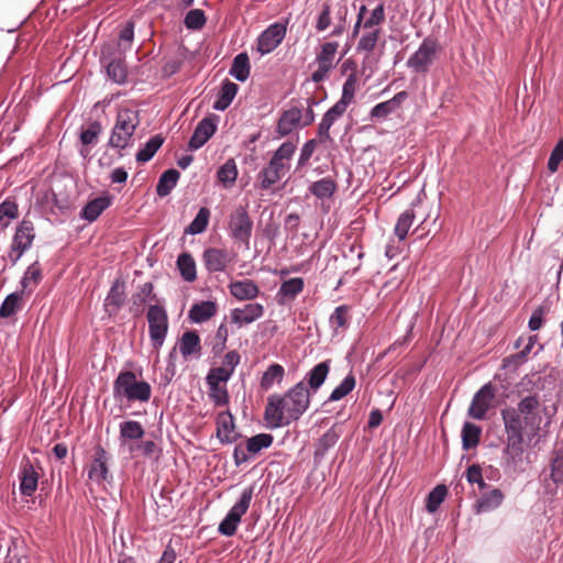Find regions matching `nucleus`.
<instances>
[{"label":"nucleus","mask_w":563,"mask_h":563,"mask_svg":"<svg viewBox=\"0 0 563 563\" xmlns=\"http://www.w3.org/2000/svg\"><path fill=\"white\" fill-rule=\"evenodd\" d=\"M533 376L534 374H527L518 384L523 391L530 394L521 397L516 407L507 406L500 410L505 431L500 466L506 473H525L532 463L531 453L528 450L532 442L534 446L540 441L541 402L539 395L532 393L538 387Z\"/></svg>","instance_id":"1"},{"label":"nucleus","mask_w":563,"mask_h":563,"mask_svg":"<svg viewBox=\"0 0 563 563\" xmlns=\"http://www.w3.org/2000/svg\"><path fill=\"white\" fill-rule=\"evenodd\" d=\"M312 394L307 390L306 382H298L284 395L272 394L267 398L264 419L269 429L287 427L298 421L310 407Z\"/></svg>","instance_id":"2"},{"label":"nucleus","mask_w":563,"mask_h":563,"mask_svg":"<svg viewBox=\"0 0 563 563\" xmlns=\"http://www.w3.org/2000/svg\"><path fill=\"white\" fill-rule=\"evenodd\" d=\"M140 125V113L131 108H120L112 126L108 146L115 150L121 158L134 145V133Z\"/></svg>","instance_id":"3"},{"label":"nucleus","mask_w":563,"mask_h":563,"mask_svg":"<svg viewBox=\"0 0 563 563\" xmlns=\"http://www.w3.org/2000/svg\"><path fill=\"white\" fill-rule=\"evenodd\" d=\"M152 388L145 380H137L132 371L119 373L113 382V396L115 399L125 398L129 401L147 402L151 398Z\"/></svg>","instance_id":"4"},{"label":"nucleus","mask_w":563,"mask_h":563,"mask_svg":"<svg viewBox=\"0 0 563 563\" xmlns=\"http://www.w3.org/2000/svg\"><path fill=\"white\" fill-rule=\"evenodd\" d=\"M254 494L253 486L246 487L241 493L238 501L231 507L225 517L221 520L218 527V532L224 537H232L235 534L239 523L243 515L250 508Z\"/></svg>","instance_id":"5"},{"label":"nucleus","mask_w":563,"mask_h":563,"mask_svg":"<svg viewBox=\"0 0 563 563\" xmlns=\"http://www.w3.org/2000/svg\"><path fill=\"white\" fill-rule=\"evenodd\" d=\"M35 239L34 224L29 219H23L15 228L10 249L8 251V258L11 265H15L23 254L31 249Z\"/></svg>","instance_id":"6"},{"label":"nucleus","mask_w":563,"mask_h":563,"mask_svg":"<svg viewBox=\"0 0 563 563\" xmlns=\"http://www.w3.org/2000/svg\"><path fill=\"white\" fill-rule=\"evenodd\" d=\"M228 228L230 238L249 250L253 232V221L246 207L239 206L235 208L229 217Z\"/></svg>","instance_id":"7"},{"label":"nucleus","mask_w":563,"mask_h":563,"mask_svg":"<svg viewBox=\"0 0 563 563\" xmlns=\"http://www.w3.org/2000/svg\"><path fill=\"white\" fill-rule=\"evenodd\" d=\"M146 319L151 342L155 349H159L163 346L168 332L167 311L162 305H150Z\"/></svg>","instance_id":"8"},{"label":"nucleus","mask_w":563,"mask_h":563,"mask_svg":"<svg viewBox=\"0 0 563 563\" xmlns=\"http://www.w3.org/2000/svg\"><path fill=\"white\" fill-rule=\"evenodd\" d=\"M438 52V43L434 38L426 37L418 49L407 59V67L417 74L428 73Z\"/></svg>","instance_id":"9"},{"label":"nucleus","mask_w":563,"mask_h":563,"mask_svg":"<svg viewBox=\"0 0 563 563\" xmlns=\"http://www.w3.org/2000/svg\"><path fill=\"white\" fill-rule=\"evenodd\" d=\"M287 23L274 22L261 32L256 40V51L262 56L271 54L280 45L287 33Z\"/></svg>","instance_id":"10"},{"label":"nucleus","mask_w":563,"mask_h":563,"mask_svg":"<svg viewBox=\"0 0 563 563\" xmlns=\"http://www.w3.org/2000/svg\"><path fill=\"white\" fill-rule=\"evenodd\" d=\"M100 63L106 68L107 77L114 84L126 82L128 70L124 63V54L111 52L110 48H102Z\"/></svg>","instance_id":"11"},{"label":"nucleus","mask_w":563,"mask_h":563,"mask_svg":"<svg viewBox=\"0 0 563 563\" xmlns=\"http://www.w3.org/2000/svg\"><path fill=\"white\" fill-rule=\"evenodd\" d=\"M303 102L301 99H292L287 110L283 111L277 126L276 133L279 137L289 135L297 128H302Z\"/></svg>","instance_id":"12"},{"label":"nucleus","mask_w":563,"mask_h":563,"mask_svg":"<svg viewBox=\"0 0 563 563\" xmlns=\"http://www.w3.org/2000/svg\"><path fill=\"white\" fill-rule=\"evenodd\" d=\"M496 396V388L489 382L484 384L473 396L468 416L476 420H484Z\"/></svg>","instance_id":"13"},{"label":"nucleus","mask_w":563,"mask_h":563,"mask_svg":"<svg viewBox=\"0 0 563 563\" xmlns=\"http://www.w3.org/2000/svg\"><path fill=\"white\" fill-rule=\"evenodd\" d=\"M219 117L216 114L203 118L195 128L188 142L189 151H197L202 147L216 133Z\"/></svg>","instance_id":"14"},{"label":"nucleus","mask_w":563,"mask_h":563,"mask_svg":"<svg viewBox=\"0 0 563 563\" xmlns=\"http://www.w3.org/2000/svg\"><path fill=\"white\" fill-rule=\"evenodd\" d=\"M216 424L217 438L222 444H231L242 438V434L235 431L234 417L229 410L218 413Z\"/></svg>","instance_id":"15"},{"label":"nucleus","mask_w":563,"mask_h":563,"mask_svg":"<svg viewBox=\"0 0 563 563\" xmlns=\"http://www.w3.org/2000/svg\"><path fill=\"white\" fill-rule=\"evenodd\" d=\"M109 455L101 446L95 448L93 460L88 470V478L97 484L107 482L110 477L108 467Z\"/></svg>","instance_id":"16"},{"label":"nucleus","mask_w":563,"mask_h":563,"mask_svg":"<svg viewBox=\"0 0 563 563\" xmlns=\"http://www.w3.org/2000/svg\"><path fill=\"white\" fill-rule=\"evenodd\" d=\"M409 95L407 91L402 90L397 92L389 100L379 102L375 104L368 114L371 121H380L385 120L388 115L395 113L401 108L404 101L408 99Z\"/></svg>","instance_id":"17"},{"label":"nucleus","mask_w":563,"mask_h":563,"mask_svg":"<svg viewBox=\"0 0 563 563\" xmlns=\"http://www.w3.org/2000/svg\"><path fill=\"white\" fill-rule=\"evenodd\" d=\"M342 435V430L339 423L333 424L314 443L313 461L320 464L329 450H331Z\"/></svg>","instance_id":"18"},{"label":"nucleus","mask_w":563,"mask_h":563,"mask_svg":"<svg viewBox=\"0 0 563 563\" xmlns=\"http://www.w3.org/2000/svg\"><path fill=\"white\" fill-rule=\"evenodd\" d=\"M505 499L501 489L497 487H489L481 493V496L474 504V511L476 514H487L499 508Z\"/></svg>","instance_id":"19"},{"label":"nucleus","mask_w":563,"mask_h":563,"mask_svg":"<svg viewBox=\"0 0 563 563\" xmlns=\"http://www.w3.org/2000/svg\"><path fill=\"white\" fill-rule=\"evenodd\" d=\"M126 300L125 282L118 277L113 280L104 299V307L109 314H117Z\"/></svg>","instance_id":"20"},{"label":"nucleus","mask_w":563,"mask_h":563,"mask_svg":"<svg viewBox=\"0 0 563 563\" xmlns=\"http://www.w3.org/2000/svg\"><path fill=\"white\" fill-rule=\"evenodd\" d=\"M347 107L336 101L322 117L318 124V137L321 143L330 141V129L346 111Z\"/></svg>","instance_id":"21"},{"label":"nucleus","mask_w":563,"mask_h":563,"mask_svg":"<svg viewBox=\"0 0 563 563\" xmlns=\"http://www.w3.org/2000/svg\"><path fill=\"white\" fill-rule=\"evenodd\" d=\"M264 314V307L258 302L246 303L243 308H234L230 312L231 321L239 327L253 323Z\"/></svg>","instance_id":"22"},{"label":"nucleus","mask_w":563,"mask_h":563,"mask_svg":"<svg viewBox=\"0 0 563 563\" xmlns=\"http://www.w3.org/2000/svg\"><path fill=\"white\" fill-rule=\"evenodd\" d=\"M145 429L141 422L135 420H124L119 424V442L120 446L136 444L143 439Z\"/></svg>","instance_id":"23"},{"label":"nucleus","mask_w":563,"mask_h":563,"mask_svg":"<svg viewBox=\"0 0 563 563\" xmlns=\"http://www.w3.org/2000/svg\"><path fill=\"white\" fill-rule=\"evenodd\" d=\"M329 373L330 360H325L309 369L301 382H306L307 390L314 395L324 384Z\"/></svg>","instance_id":"24"},{"label":"nucleus","mask_w":563,"mask_h":563,"mask_svg":"<svg viewBox=\"0 0 563 563\" xmlns=\"http://www.w3.org/2000/svg\"><path fill=\"white\" fill-rule=\"evenodd\" d=\"M202 262L209 273L224 272L231 262L225 250L209 247L203 251Z\"/></svg>","instance_id":"25"},{"label":"nucleus","mask_w":563,"mask_h":563,"mask_svg":"<svg viewBox=\"0 0 563 563\" xmlns=\"http://www.w3.org/2000/svg\"><path fill=\"white\" fill-rule=\"evenodd\" d=\"M21 495L31 497L38 485V474L30 461H26L20 468L19 473Z\"/></svg>","instance_id":"26"},{"label":"nucleus","mask_w":563,"mask_h":563,"mask_svg":"<svg viewBox=\"0 0 563 563\" xmlns=\"http://www.w3.org/2000/svg\"><path fill=\"white\" fill-rule=\"evenodd\" d=\"M112 197L102 195L88 201L80 210V218L91 223L96 221L100 214L111 206Z\"/></svg>","instance_id":"27"},{"label":"nucleus","mask_w":563,"mask_h":563,"mask_svg":"<svg viewBox=\"0 0 563 563\" xmlns=\"http://www.w3.org/2000/svg\"><path fill=\"white\" fill-rule=\"evenodd\" d=\"M147 300H157L156 294H154V285L151 282L139 286L137 291L131 296L130 312L134 317H140Z\"/></svg>","instance_id":"28"},{"label":"nucleus","mask_w":563,"mask_h":563,"mask_svg":"<svg viewBox=\"0 0 563 563\" xmlns=\"http://www.w3.org/2000/svg\"><path fill=\"white\" fill-rule=\"evenodd\" d=\"M179 352L185 360L191 356L200 357L201 341L200 336L195 330H187L179 339Z\"/></svg>","instance_id":"29"},{"label":"nucleus","mask_w":563,"mask_h":563,"mask_svg":"<svg viewBox=\"0 0 563 563\" xmlns=\"http://www.w3.org/2000/svg\"><path fill=\"white\" fill-rule=\"evenodd\" d=\"M305 287V280L301 277H294L284 280L276 294L278 303H286L287 301L294 300Z\"/></svg>","instance_id":"30"},{"label":"nucleus","mask_w":563,"mask_h":563,"mask_svg":"<svg viewBox=\"0 0 563 563\" xmlns=\"http://www.w3.org/2000/svg\"><path fill=\"white\" fill-rule=\"evenodd\" d=\"M101 133L102 124L98 120L91 121L87 126L82 125L80 128L79 140L84 146L79 150L81 156L86 157V155L89 153V150L86 148V146L96 145Z\"/></svg>","instance_id":"31"},{"label":"nucleus","mask_w":563,"mask_h":563,"mask_svg":"<svg viewBox=\"0 0 563 563\" xmlns=\"http://www.w3.org/2000/svg\"><path fill=\"white\" fill-rule=\"evenodd\" d=\"M230 294L238 300H252L260 294V288L252 279L232 282L229 285Z\"/></svg>","instance_id":"32"},{"label":"nucleus","mask_w":563,"mask_h":563,"mask_svg":"<svg viewBox=\"0 0 563 563\" xmlns=\"http://www.w3.org/2000/svg\"><path fill=\"white\" fill-rule=\"evenodd\" d=\"M238 91L239 86L236 84L230 81L229 79H224L221 82L220 91L217 96L216 101L213 102L212 108L216 111L227 110L234 100Z\"/></svg>","instance_id":"33"},{"label":"nucleus","mask_w":563,"mask_h":563,"mask_svg":"<svg viewBox=\"0 0 563 563\" xmlns=\"http://www.w3.org/2000/svg\"><path fill=\"white\" fill-rule=\"evenodd\" d=\"M217 313V303L211 300L194 303L188 312V318L192 323H202L211 319Z\"/></svg>","instance_id":"34"},{"label":"nucleus","mask_w":563,"mask_h":563,"mask_svg":"<svg viewBox=\"0 0 563 563\" xmlns=\"http://www.w3.org/2000/svg\"><path fill=\"white\" fill-rule=\"evenodd\" d=\"M285 368L278 363H272L263 373L260 386L263 390H269L275 384L279 385L285 378Z\"/></svg>","instance_id":"35"},{"label":"nucleus","mask_w":563,"mask_h":563,"mask_svg":"<svg viewBox=\"0 0 563 563\" xmlns=\"http://www.w3.org/2000/svg\"><path fill=\"white\" fill-rule=\"evenodd\" d=\"M251 65L246 52L239 53L232 62L229 74L240 82H244L250 77Z\"/></svg>","instance_id":"36"},{"label":"nucleus","mask_w":563,"mask_h":563,"mask_svg":"<svg viewBox=\"0 0 563 563\" xmlns=\"http://www.w3.org/2000/svg\"><path fill=\"white\" fill-rule=\"evenodd\" d=\"M180 173L175 168H169L165 170L158 178L156 185V194L158 197L163 198L168 196L173 189L177 186L179 180Z\"/></svg>","instance_id":"37"},{"label":"nucleus","mask_w":563,"mask_h":563,"mask_svg":"<svg viewBox=\"0 0 563 563\" xmlns=\"http://www.w3.org/2000/svg\"><path fill=\"white\" fill-rule=\"evenodd\" d=\"M296 151V144L287 141L284 142L273 154L269 159L272 167H277L282 170L288 168L286 162L290 161Z\"/></svg>","instance_id":"38"},{"label":"nucleus","mask_w":563,"mask_h":563,"mask_svg":"<svg viewBox=\"0 0 563 563\" xmlns=\"http://www.w3.org/2000/svg\"><path fill=\"white\" fill-rule=\"evenodd\" d=\"M482 434V428L473 422H464L462 427L461 438L462 448L467 451L476 448L479 443Z\"/></svg>","instance_id":"39"},{"label":"nucleus","mask_w":563,"mask_h":563,"mask_svg":"<svg viewBox=\"0 0 563 563\" xmlns=\"http://www.w3.org/2000/svg\"><path fill=\"white\" fill-rule=\"evenodd\" d=\"M165 139L161 134L150 137L144 146L140 148L135 155L137 163H146L153 158L156 152L164 144Z\"/></svg>","instance_id":"40"},{"label":"nucleus","mask_w":563,"mask_h":563,"mask_svg":"<svg viewBox=\"0 0 563 563\" xmlns=\"http://www.w3.org/2000/svg\"><path fill=\"white\" fill-rule=\"evenodd\" d=\"M177 268L186 282H194L197 278L196 263L191 254L185 252L177 257Z\"/></svg>","instance_id":"41"},{"label":"nucleus","mask_w":563,"mask_h":563,"mask_svg":"<svg viewBox=\"0 0 563 563\" xmlns=\"http://www.w3.org/2000/svg\"><path fill=\"white\" fill-rule=\"evenodd\" d=\"M335 190L336 183L330 177L321 178L309 186V191L318 199L331 198Z\"/></svg>","instance_id":"42"},{"label":"nucleus","mask_w":563,"mask_h":563,"mask_svg":"<svg viewBox=\"0 0 563 563\" xmlns=\"http://www.w3.org/2000/svg\"><path fill=\"white\" fill-rule=\"evenodd\" d=\"M217 178L225 188H230L234 185L238 178V167L233 158H229L219 167Z\"/></svg>","instance_id":"43"},{"label":"nucleus","mask_w":563,"mask_h":563,"mask_svg":"<svg viewBox=\"0 0 563 563\" xmlns=\"http://www.w3.org/2000/svg\"><path fill=\"white\" fill-rule=\"evenodd\" d=\"M141 453L144 457L159 459L162 449L153 440H140L136 444L129 445V453L134 456L136 453Z\"/></svg>","instance_id":"44"},{"label":"nucleus","mask_w":563,"mask_h":563,"mask_svg":"<svg viewBox=\"0 0 563 563\" xmlns=\"http://www.w3.org/2000/svg\"><path fill=\"white\" fill-rule=\"evenodd\" d=\"M356 386V378L353 372H350L342 382L331 391L327 402H334L347 396Z\"/></svg>","instance_id":"45"},{"label":"nucleus","mask_w":563,"mask_h":563,"mask_svg":"<svg viewBox=\"0 0 563 563\" xmlns=\"http://www.w3.org/2000/svg\"><path fill=\"white\" fill-rule=\"evenodd\" d=\"M210 218V210L207 207H201L194 220L185 229V233L190 235H198L206 231Z\"/></svg>","instance_id":"46"},{"label":"nucleus","mask_w":563,"mask_h":563,"mask_svg":"<svg viewBox=\"0 0 563 563\" xmlns=\"http://www.w3.org/2000/svg\"><path fill=\"white\" fill-rule=\"evenodd\" d=\"M274 437L269 433H258L246 440V452L251 455L260 453L272 445Z\"/></svg>","instance_id":"47"},{"label":"nucleus","mask_w":563,"mask_h":563,"mask_svg":"<svg viewBox=\"0 0 563 563\" xmlns=\"http://www.w3.org/2000/svg\"><path fill=\"white\" fill-rule=\"evenodd\" d=\"M22 295L20 291L9 294L0 306V319H7L21 308Z\"/></svg>","instance_id":"48"},{"label":"nucleus","mask_w":563,"mask_h":563,"mask_svg":"<svg viewBox=\"0 0 563 563\" xmlns=\"http://www.w3.org/2000/svg\"><path fill=\"white\" fill-rule=\"evenodd\" d=\"M448 495V488L445 485L440 484L437 485L427 496L426 498V509L428 512H435L440 505L444 501Z\"/></svg>","instance_id":"49"},{"label":"nucleus","mask_w":563,"mask_h":563,"mask_svg":"<svg viewBox=\"0 0 563 563\" xmlns=\"http://www.w3.org/2000/svg\"><path fill=\"white\" fill-rule=\"evenodd\" d=\"M283 175L284 170L277 167H272V165L268 163V165L258 174L261 188L264 190L269 189L273 185L280 180Z\"/></svg>","instance_id":"50"},{"label":"nucleus","mask_w":563,"mask_h":563,"mask_svg":"<svg viewBox=\"0 0 563 563\" xmlns=\"http://www.w3.org/2000/svg\"><path fill=\"white\" fill-rule=\"evenodd\" d=\"M134 22L128 21L119 32L118 52L125 54L131 47L134 40Z\"/></svg>","instance_id":"51"},{"label":"nucleus","mask_w":563,"mask_h":563,"mask_svg":"<svg viewBox=\"0 0 563 563\" xmlns=\"http://www.w3.org/2000/svg\"><path fill=\"white\" fill-rule=\"evenodd\" d=\"M338 47V42H327L323 45H321V49L316 57L317 64L329 66L332 69L334 67V57Z\"/></svg>","instance_id":"52"},{"label":"nucleus","mask_w":563,"mask_h":563,"mask_svg":"<svg viewBox=\"0 0 563 563\" xmlns=\"http://www.w3.org/2000/svg\"><path fill=\"white\" fill-rule=\"evenodd\" d=\"M415 220V212L412 209L405 210L397 220L395 225V234L400 241H404L408 234L409 229L411 228Z\"/></svg>","instance_id":"53"},{"label":"nucleus","mask_w":563,"mask_h":563,"mask_svg":"<svg viewBox=\"0 0 563 563\" xmlns=\"http://www.w3.org/2000/svg\"><path fill=\"white\" fill-rule=\"evenodd\" d=\"M464 476L468 484H476L481 493L490 487L484 479L482 466L477 463L470 465Z\"/></svg>","instance_id":"54"},{"label":"nucleus","mask_w":563,"mask_h":563,"mask_svg":"<svg viewBox=\"0 0 563 563\" xmlns=\"http://www.w3.org/2000/svg\"><path fill=\"white\" fill-rule=\"evenodd\" d=\"M207 22L206 14L201 9L189 10L184 18V25L188 30H201Z\"/></svg>","instance_id":"55"},{"label":"nucleus","mask_w":563,"mask_h":563,"mask_svg":"<svg viewBox=\"0 0 563 563\" xmlns=\"http://www.w3.org/2000/svg\"><path fill=\"white\" fill-rule=\"evenodd\" d=\"M209 388L208 396L216 407L227 406L230 396L225 385H207Z\"/></svg>","instance_id":"56"},{"label":"nucleus","mask_w":563,"mask_h":563,"mask_svg":"<svg viewBox=\"0 0 563 563\" xmlns=\"http://www.w3.org/2000/svg\"><path fill=\"white\" fill-rule=\"evenodd\" d=\"M550 477L556 486L563 483V448L554 451Z\"/></svg>","instance_id":"57"},{"label":"nucleus","mask_w":563,"mask_h":563,"mask_svg":"<svg viewBox=\"0 0 563 563\" xmlns=\"http://www.w3.org/2000/svg\"><path fill=\"white\" fill-rule=\"evenodd\" d=\"M356 82H357L356 75L350 74L343 84L342 95H341L339 102H341L342 104H344L346 107H349L353 102L355 90H356Z\"/></svg>","instance_id":"58"},{"label":"nucleus","mask_w":563,"mask_h":563,"mask_svg":"<svg viewBox=\"0 0 563 563\" xmlns=\"http://www.w3.org/2000/svg\"><path fill=\"white\" fill-rule=\"evenodd\" d=\"M379 34H380L379 29L371 30L369 32L364 33L358 40L356 49L358 52H361V51L366 52V53L372 52L377 44Z\"/></svg>","instance_id":"59"},{"label":"nucleus","mask_w":563,"mask_h":563,"mask_svg":"<svg viewBox=\"0 0 563 563\" xmlns=\"http://www.w3.org/2000/svg\"><path fill=\"white\" fill-rule=\"evenodd\" d=\"M385 21V4L380 2L376 5L375 9L372 10L369 16H367L363 22V29L365 30H375V26H379Z\"/></svg>","instance_id":"60"},{"label":"nucleus","mask_w":563,"mask_h":563,"mask_svg":"<svg viewBox=\"0 0 563 563\" xmlns=\"http://www.w3.org/2000/svg\"><path fill=\"white\" fill-rule=\"evenodd\" d=\"M18 217V205L11 200H4L0 203V227L7 228L9 220Z\"/></svg>","instance_id":"61"},{"label":"nucleus","mask_w":563,"mask_h":563,"mask_svg":"<svg viewBox=\"0 0 563 563\" xmlns=\"http://www.w3.org/2000/svg\"><path fill=\"white\" fill-rule=\"evenodd\" d=\"M347 312L349 307L346 305L335 307L334 311L329 318L330 327L335 331L339 328H345L347 325Z\"/></svg>","instance_id":"62"},{"label":"nucleus","mask_w":563,"mask_h":563,"mask_svg":"<svg viewBox=\"0 0 563 563\" xmlns=\"http://www.w3.org/2000/svg\"><path fill=\"white\" fill-rule=\"evenodd\" d=\"M232 375H230L229 372H227L225 368H222L221 366L218 367H211L206 376V384L207 385H225Z\"/></svg>","instance_id":"63"},{"label":"nucleus","mask_w":563,"mask_h":563,"mask_svg":"<svg viewBox=\"0 0 563 563\" xmlns=\"http://www.w3.org/2000/svg\"><path fill=\"white\" fill-rule=\"evenodd\" d=\"M563 161V137L559 140L554 148L552 150L549 161L548 169L551 173H555L559 168L560 163Z\"/></svg>","instance_id":"64"}]
</instances>
